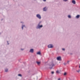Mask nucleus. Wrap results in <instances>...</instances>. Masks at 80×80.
<instances>
[{"mask_svg":"<svg viewBox=\"0 0 80 80\" xmlns=\"http://www.w3.org/2000/svg\"><path fill=\"white\" fill-rule=\"evenodd\" d=\"M23 50V49H21V50Z\"/></svg>","mask_w":80,"mask_h":80,"instance_id":"nucleus-25","label":"nucleus"},{"mask_svg":"<svg viewBox=\"0 0 80 80\" xmlns=\"http://www.w3.org/2000/svg\"><path fill=\"white\" fill-rule=\"evenodd\" d=\"M25 27V25H22V29L23 30V27Z\"/></svg>","mask_w":80,"mask_h":80,"instance_id":"nucleus-13","label":"nucleus"},{"mask_svg":"<svg viewBox=\"0 0 80 80\" xmlns=\"http://www.w3.org/2000/svg\"><path fill=\"white\" fill-rule=\"evenodd\" d=\"M68 0H63V1L64 2H67V1H68Z\"/></svg>","mask_w":80,"mask_h":80,"instance_id":"nucleus-19","label":"nucleus"},{"mask_svg":"<svg viewBox=\"0 0 80 80\" xmlns=\"http://www.w3.org/2000/svg\"><path fill=\"white\" fill-rule=\"evenodd\" d=\"M77 72H78V73H79L80 72V70H79L78 71H77Z\"/></svg>","mask_w":80,"mask_h":80,"instance_id":"nucleus-17","label":"nucleus"},{"mask_svg":"<svg viewBox=\"0 0 80 80\" xmlns=\"http://www.w3.org/2000/svg\"><path fill=\"white\" fill-rule=\"evenodd\" d=\"M61 79H60V78H58V80H60Z\"/></svg>","mask_w":80,"mask_h":80,"instance_id":"nucleus-22","label":"nucleus"},{"mask_svg":"<svg viewBox=\"0 0 80 80\" xmlns=\"http://www.w3.org/2000/svg\"><path fill=\"white\" fill-rule=\"evenodd\" d=\"M76 18H79V17H80V15H78L76 17Z\"/></svg>","mask_w":80,"mask_h":80,"instance_id":"nucleus-9","label":"nucleus"},{"mask_svg":"<svg viewBox=\"0 0 80 80\" xmlns=\"http://www.w3.org/2000/svg\"><path fill=\"white\" fill-rule=\"evenodd\" d=\"M44 2H45L46 0H43Z\"/></svg>","mask_w":80,"mask_h":80,"instance_id":"nucleus-23","label":"nucleus"},{"mask_svg":"<svg viewBox=\"0 0 80 80\" xmlns=\"http://www.w3.org/2000/svg\"><path fill=\"white\" fill-rule=\"evenodd\" d=\"M68 18H71V16L70 15H69L68 16Z\"/></svg>","mask_w":80,"mask_h":80,"instance_id":"nucleus-14","label":"nucleus"},{"mask_svg":"<svg viewBox=\"0 0 80 80\" xmlns=\"http://www.w3.org/2000/svg\"><path fill=\"white\" fill-rule=\"evenodd\" d=\"M62 50H63L64 51V50H65V49H64V48H62Z\"/></svg>","mask_w":80,"mask_h":80,"instance_id":"nucleus-21","label":"nucleus"},{"mask_svg":"<svg viewBox=\"0 0 80 80\" xmlns=\"http://www.w3.org/2000/svg\"><path fill=\"white\" fill-rule=\"evenodd\" d=\"M57 60H59V61H61L62 60V58L60 57H57Z\"/></svg>","mask_w":80,"mask_h":80,"instance_id":"nucleus-2","label":"nucleus"},{"mask_svg":"<svg viewBox=\"0 0 80 80\" xmlns=\"http://www.w3.org/2000/svg\"><path fill=\"white\" fill-rule=\"evenodd\" d=\"M18 76H19V77H22V75L21 74H18Z\"/></svg>","mask_w":80,"mask_h":80,"instance_id":"nucleus-16","label":"nucleus"},{"mask_svg":"<svg viewBox=\"0 0 80 80\" xmlns=\"http://www.w3.org/2000/svg\"><path fill=\"white\" fill-rule=\"evenodd\" d=\"M72 3L73 4H75L76 3V2H75V0H72Z\"/></svg>","mask_w":80,"mask_h":80,"instance_id":"nucleus-6","label":"nucleus"},{"mask_svg":"<svg viewBox=\"0 0 80 80\" xmlns=\"http://www.w3.org/2000/svg\"><path fill=\"white\" fill-rule=\"evenodd\" d=\"M56 73H59V71H56Z\"/></svg>","mask_w":80,"mask_h":80,"instance_id":"nucleus-18","label":"nucleus"},{"mask_svg":"<svg viewBox=\"0 0 80 80\" xmlns=\"http://www.w3.org/2000/svg\"><path fill=\"white\" fill-rule=\"evenodd\" d=\"M53 46H52V45L50 44L48 46V48H53Z\"/></svg>","mask_w":80,"mask_h":80,"instance_id":"nucleus-4","label":"nucleus"},{"mask_svg":"<svg viewBox=\"0 0 80 80\" xmlns=\"http://www.w3.org/2000/svg\"><path fill=\"white\" fill-rule=\"evenodd\" d=\"M67 75V72H65V73L64 74V75L65 76V75Z\"/></svg>","mask_w":80,"mask_h":80,"instance_id":"nucleus-15","label":"nucleus"},{"mask_svg":"<svg viewBox=\"0 0 80 80\" xmlns=\"http://www.w3.org/2000/svg\"><path fill=\"white\" fill-rule=\"evenodd\" d=\"M55 66V64L53 62H51L49 63V68H52L53 67H54Z\"/></svg>","mask_w":80,"mask_h":80,"instance_id":"nucleus-1","label":"nucleus"},{"mask_svg":"<svg viewBox=\"0 0 80 80\" xmlns=\"http://www.w3.org/2000/svg\"><path fill=\"white\" fill-rule=\"evenodd\" d=\"M37 17V18H39V19H41V16H40V15L39 14H37L36 15Z\"/></svg>","mask_w":80,"mask_h":80,"instance_id":"nucleus-3","label":"nucleus"},{"mask_svg":"<svg viewBox=\"0 0 80 80\" xmlns=\"http://www.w3.org/2000/svg\"><path fill=\"white\" fill-rule=\"evenodd\" d=\"M52 74H53V73H54V72H52Z\"/></svg>","mask_w":80,"mask_h":80,"instance_id":"nucleus-20","label":"nucleus"},{"mask_svg":"<svg viewBox=\"0 0 80 80\" xmlns=\"http://www.w3.org/2000/svg\"><path fill=\"white\" fill-rule=\"evenodd\" d=\"M43 27V26H42V25L40 26L39 27V28H42V27Z\"/></svg>","mask_w":80,"mask_h":80,"instance_id":"nucleus-11","label":"nucleus"},{"mask_svg":"<svg viewBox=\"0 0 80 80\" xmlns=\"http://www.w3.org/2000/svg\"><path fill=\"white\" fill-rule=\"evenodd\" d=\"M37 63L38 64V65H40V62H37Z\"/></svg>","mask_w":80,"mask_h":80,"instance_id":"nucleus-12","label":"nucleus"},{"mask_svg":"<svg viewBox=\"0 0 80 80\" xmlns=\"http://www.w3.org/2000/svg\"><path fill=\"white\" fill-rule=\"evenodd\" d=\"M43 11H47V9H46V7H45L43 8Z\"/></svg>","mask_w":80,"mask_h":80,"instance_id":"nucleus-8","label":"nucleus"},{"mask_svg":"<svg viewBox=\"0 0 80 80\" xmlns=\"http://www.w3.org/2000/svg\"><path fill=\"white\" fill-rule=\"evenodd\" d=\"M37 53L38 55H41V52H37Z\"/></svg>","mask_w":80,"mask_h":80,"instance_id":"nucleus-7","label":"nucleus"},{"mask_svg":"<svg viewBox=\"0 0 80 80\" xmlns=\"http://www.w3.org/2000/svg\"><path fill=\"white\" fill-rule=\"evenodd\" d=\"M30 52H31V53H33V49H31L30 50Z\"/></svg>","mask_w":80,"mask_h":80,"instance_id":"nucleus-5","label":"nucleus"},{"mask_svg":"<svg viewBox=\"0 0 80 80\" xmlns=\"http://www.w3.org/2000/svg\"><path fill=\"white\" fill-rule=\"evenodd\" d=\"M79 68H80V64L79 65Z\"/></svg>","mask_w":80,"mask_h":80,"instance_id":"nucleus-24","label":"nucleus"},{"mask_svg":"<svg viewBox=\"0 0 80 80\" xmlns=\"http://www.w3.org/2000/svg\"><path fill=\"white\" fill-rule=\"evenodd\" d=\"M8 71V69H5V72H7Z\"/></svg>","mask_w":80,"mask_h":80,"instance_id":"nucleus-10","label":"nucleus"}]
</instances>
